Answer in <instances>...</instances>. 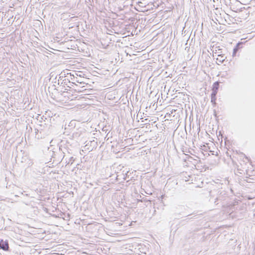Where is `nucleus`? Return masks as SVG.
Instances as JSON below:
<instances>
[{
	"instance_id": "nucleus-9",
	"label": "nucleus",
	"mask_w": 255,
	"mask_h": 255,
	"mask_svg": "<svg viewBox=\"0 0 255 255\" xmlns=\"http://www.w3.org/2000/svg\"><path fill=\"white\" fill-rule=\"evenodd\" d=\"M238 51V50L235 49V48H234V50H233V56H235L237 52Z\"/></svg>"
},
{
	"instance_id": "nucleus-6",
	"label": "nucleus",
	"mask_w": 255,
	"mask_h": 255,
	"mask_svg": "<svg viewBox=\"0 0 255 255\" xmlns=\"http://www.w3.org/2000/svg\"><path fill=\"white\" fill-rule=\"evenodd\" d=\"M217 93H215V92H213L212 93V94H211V102L212 103H215V100H216V95L217 94Z\"/></svg>"
},
{
	"instance_id": "nucleus-2",
	"label": "nucleus",
	"mask_w": 255,
	"mask_h": 255,
	"mask_svg": "<svg viewBox=\"0 0 255 255\" xmlns=\"http://www.w3.org/2000/svg\"><path fill=\"white\" fill-rule=\"evenodd\" d=\"M82 78H84V77H82L80 75H79V77H75L74 76H73V80L74 83L77 82V83H84V82L83 81H82Z\"/></svg>"
},
{
	"instance_id": "nucleus-7",
	"label": "nucleus",
	"mask_w": 255,
	"mask_h": 255,
	"mask_svg": "<svg viewBox=\"0 0 255 255\" xmlns=\"http://www.w3.org/2000/svg\"><path fill=\"white\" fill-rule=\"evenodd\" d=\"M241 44H242V43H238L236 45V47H235L234 48H235V49H236L237 50H239V48H240V45H241Z\"/></svg>"
},
{
	"instance_id": "nucleus-8",
	"label": "nucleus",
	"mask_w": 255,
	"mask_h": 255,
	"mask_svg": "<svg viewBox=\"0 0 255 255\" xmlns=\"http://www.w3.org/2000/svg\"><path fill=\"white\" fill-rule=\"evenodd\" d=\"M74 161V159L73 157H71L70 159V161L68 162V164H70L71 162V164H72L73 162Z\"/></svg>"
},
{
	"instance_id": "nucleus-4",
	"label": "nucleus",
	"mask_w": 255,
	"mask_h": 255,
	"mask_svg": "<svg viewBox=\"0 0 255 255\" xmlns=\"http://www.w3.org/2000/svg\"><path fill=\"white\" fill-rule=\"evenodd\" d=\"M218 57L217 58V60L221 63H222L226 58V57H225L224 55H218Z\"/></svg>"
},
{
	"instance_id": "nucleus-5",
	"label": "nucleus",
	"mask_w": 255,
	"mask_h": 255,
	"mask_svg": "<svg viewBox=\"0 0 255 255\" xmlns=\"http://www.w3.org/2000/svg\"><path fill=\"white\" fill-rule=\"evenodd\" d=\"M25 157H26V159H25V160L24 161L22 160L21 162H24L26 161V159H27L28 160L27 166H31L32 165V164H33L32 161L30 159H28V157L27 156H25Z\"/></svg>"
},
{
	"instance_id": "nucleus-3",
	"label": "nucleus",
	"mask_w": 255,
	"mask_h": 255,
	"mask_svg": "<svg viewBox=\"0 0 255 255\" xmlns=\"http://www.w3.org/2000/svg\"><path fill=\"white\" fill-rule=\"evenodd\" d=\"M219 87V82H216L214 83L213 87V92L217 93V91Z\"/></svg>"
},
{
	"instance_id": "nucleus-1",
	"label": "nucleus",
	"mask_w": 255,
	"mask_h": 255,
	"mask_svg": "<svg viewBox=\"0 0 255 255\" xmlns=\"http://www.w3.org/2000/svg\"><path fill=\"white\" fill-rule=\"evenodd\" d=\"M0 248L4 251H8L9 249L8 242L3 241V240H0Z\"/></svg>"
}]
</instances>
